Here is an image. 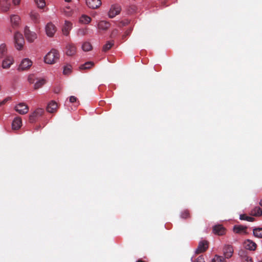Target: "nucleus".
<instances>
[{"label":"nucleus","mask_w":262,"mask_h":262,"mask_svg":"<svg viewBox=\"0 0 262 262\" xmlns=\"http://www.w3.org/2000/svg\"><path fill=\"white\" fill-rule=\"evenodd\" d=\"M181 217L182 219H187L190 217V214L188 210H185L181 213Z\"/></svg>","instance_id":"nucleus-35"},{"label":"nucleus","mask_w":262,"mask_h":262,"mask_svg":"<svg viewBox=\"0 0 262 262\" xmlns=\"http://www.w3.org/2000/svg\"><path fill=\"white\" fill-rule=\"evenodd\" d=\"M22 125L21 119L20 117H16L12 122V128L14 130L18 129Z\"/></svg>","instance_id":"nucleus-19"},{"label":"nucleus","mask_w":262,"mask_h":262,"mask_svg":"<svg viewBox=\"0 0 262 262\" xmlns=\"http://www.w3.org/2000/svg\"><path fill=\"white\" fill-rule=\"evenodd\" d=\"M38 7L40 9H43L45 6L46 3L45 0H34Z\"/></svg>","instance_id":"nucleus-34"},{"label":"nucleus","mask_w":262,"mask_h":262,"mask_svg":"<svg viewBox=\"0 0 262 262\" xmlns=\"http://www.w3.org/2000/svg\"><path fill=\"white\" fill-rule=\"evenodd\" d=\"M212 262H225L222 256L215 255L212 260Z\"/></svg>","instance_id":"nucleus-37"},{"label":"nucleus","mask_w":262,"mask_h":262,"mask_svg":"<svg viewBox=\"0 0 262 262\" xmlns=\"http://www.w3.org/2000/svg\"><path fill=\"white\" fill-rule=\"evenodd\" d=\"M213 232L219 235H222L225 232V229L221 225H215L213 228Z\"/></svg>","instance_id":"nucleus-20"},{"label":"nucleus","mask_w":262,"mask_h":262,"mask_svg":"<svg viewBox=\"0 0 262 262\" xmlns=\"http://www.w3.org/2000/svg\"><path fill=\"white\" fill-rule=\"evenodd\" d=\"M6 52V45L2 44L0 46V58L3 57Z\"/></svg>","instance_id":"nucleus-36"},{"label":"nucleus","mask_w":262,"mask_h":262,"mask_svg":"<svg viewBox=\"0 0 262 262\" xmlns=\"http://www.w3.org/2000/svg\"><path fill=\"white\" fill-rule=\"evenodd\" d=\"M253 234L258 238H262V228H256L253 230Z\"/></svg>","instance_id":"nucleus-29"},{"label":"nucleus","mask_w":262,"mask_h":262,"mask_svg":"<svg viewBox=\"0 0 262 262\" xmlns=\"http://www.w3.org/2000/svg\"><path fill=\"white\" fill-rule=\"evenodd\" d=\"M259 204L262 207V199L260 200Z\"/></svg>","instance_id":"nucleus-47"},{"label":"nucleus","mask_w":262,"mask_h":262,"mask_svg":"<svg viewBox=\"0 0 262 262\" xmlns=\"http://www.w3.org/2000/svg\"><path fill=\"white\" fill-rule=\"evenodd\" d=\"M245 248L249 250L254 251L256 248V244L252 241L250 239L246 240L244 244Z\"/></svg>","instance_id":"nucleus-17"},{"label":"nucleus","mask_w":262,"mask_h":262,"mask_svg":"<svg viewBox=\"0 0 262 262\" xmlns=\"http://www.w3.org/2000/svg\"><path fill=\"white\" fill-rule=\"evenodd\" d=\"M46 31L47 35L53 37L56 32V27L52 23H48L46 27Z\"/></svg>","instance_id":"nucleus-12"},{"label":"nucleus","mask_w":262,"mask_h":262,"mask_svg":"<svg viewBox=\"0 0 262 262\" xmlns=\"http://www.w3.org/2000/svg\"><path fill=\"white\" fill-rule=\"evenodd\" d=\"M28 81L30 83L34 82L35 79L33 75H30L28 77Z\"/></svg>","instance_id":"nucleus-42"},{"label":"nucleus","mask_w":262,"mask_h":262,"mask_svg":"<svg viewBox=\"0 0 262 262\" xmlns=\"http://www.w3.org/2000/svg\"><path fill=\"white\" fill-rule=\"evenodd\" d=\"M77 52V49L75 45L73 43H68L66 45L65 48V53L68 56L74 55Z\"/></svg>","instance_id":"nucleus-5"},{"label":"nucleus","mask_w":262,"mask_h":262,"mask_svg":"<svg viewBox=\"0 0 262 262\" xmlns=\"http://www.w3.org/2000/svg\"><path fill=\"white\" fill-rule=\"evenodd\" d=\"M241 220H246L248 222H253L255 221V219L251 216H247L245 214H241L239 217Z\"/></svg>","instance_id":"nucleus-32"},{"label":"nucleus","mask_w":262,"mask_h":262,"mask_svg":"<svg viewBox=\"0 0 262 262\" xmlns=\"http://www.w3.org/2000/svg\"><path fill=\"white\" fill-rule=\"evenodd\" d=\"M70 1H71V0H65V1H66V2H70Z\"/></svg>","instance_id":"nucleus-49"},{"label":"nucleus","mask_w":262,"mask_h":262,"mask_svg":"<svg viewBox=\"0 0 262 262\" xmlns=\"http://www.w3.org/2000/svg\"><path fill=\"white\" fill-rule=\"evenodd\" d=\"M24 34L26 38L30 42H33L37 38L36 34L34 32L31 31L27 26L25 28Z\"/></svg>","instance_id":"nucleus-4"},{"label":"nucleus","mask_w":262,"mask_h":262,"mask_svg":"<svg viewBox=\"0 0 262 262\" xmlns=\"http://www.w3.org/2000/svg\"><path fill=\"white\" fill-rule=\"evenodd\" d=\"M250 214L255 216H261L262 215V209L258 206H256L250 211Z\"/></svg>","instance_id":"nucleus-22"},{"label":"nucleus","mask_w":262,"mask_h":262,"mask_svg":"<svg viewBox=\"0 0 262 262\" xmlns=\"http://www.w3.org/2000/svg\"><path fill=\"white\" fill-rule=\"evenodd\" d=\"M57 108V104L54 101H51L47 106V111L50 113L55 112Z\"/></svg>","instance_id":"nucleus-21"},{"label":"nucleus","mask_w":262,"mask_h":262,"mask_svg":"<svg viewBox=\"0 0 262 262\" xmlns=\"http://www.w3.org/2000/svg\"><path fill=\"white\" fill-rule=\"evenodd\" d=\"M77 98L74 96H71L69 98V101L71 103L76 102L78 103V105H79L80 104L79 102L78 101L77 102Z\"/></svg>","instance_id":"nucleus-40"},{"label":"nucleus","mask_w":262,"mask_h":262,"mask_svg":"<svg viewBox=\"0 0 262 262\" xmlns=\"http://www.w3.org/2000/svg\"><path fill=\"white\" fill-rule=\"evenodd\" d=\"M233 249L232 246L225 245L223 248V253L226 258H230L233 253Z\"/></svg>","instance_id":"nucleus-11"},{"label":"nucleus","mask_w":262,"mask_h":262,"mask_svg":"<svg viewBox=\"0 0 262 262\" xmlns=\"http://www.w3.org/2000/svg\"><path fill=\"white\" fill-rule=\"evenodd\" d=\"M59 52L56 49H52L44 58L45 62L48 64H54L59 59Z\"/></svg>","instance_id":"nucleus-1"},{"label":"nucleus","mask_w":262,"mask_h":262,"mask_svg":"<svg viewBox=\"0 0 262 262\" xmlns=\"http://www.w3.org/2000/svg\"><path fill=\"white\" fill-rule=\"evenodd\" d=\"M13 63V59L11 56L7 57L2 62V67L4 69H9Z\"/></svg>","instance_id":"nucleus-18"},{"label":"nucleus","mask_w":262,"mask_h":262,"mask_svg":"<svg viewBox=\"0 0 262 262\" xmlns=\"http://www.w3.org/2000/svg\"><path fill=\"white\" fill-rule=\"evenodd\" d=\"M247 227L242 225H235L234 227L233 230L236 233H241L246 232Z\"/></svg>","instance_id":"nucleus-25"},{"label":"nucleus","mask_w":262,"mask_h":262,"mask_svg":"<svg viewBox=\"0 0 262 262\" xmlns=\"http://www.w3.org/2000/svg\"><path fill=\"white\" fill-rule=\"evenodd\" d=\"M130 30H129V31H127V32L125 33V34L124 35H123V36H122V37H123V39H124V38H125V37H126L127 35H129V33H130Z\"/></svg>","instance_id":"nucleus-46"},{"label":"nucleus","mask_w":262,"mask_h":262,"mask_svg":"<svg viewBox=\"0 0 262 262\" xmlns=\"http://www.w3.org/2000/svg\"><path fill=\"white\" fill-rule=\"evenodd\" d=\"M238 255L241 258L242 262H253L252 258L247 255L246 251L240 250Z\"/></svg>","instance_id":"nucleus-16"},{"label":"nucleus","mask_w":262,"mask_h":262,"mask_svg":"<svg viewBox=\"0 0 262 262\" xmlns=\"http://www.w3.org/2000/svg\"><path fill=\"white\" fill-rule=\"evenodd\" d=\"M208 248V243L206 241H203L199 243L195 253L199 254L205 252Z\"/></svg>","instance_id":"nucleus-8"},{"label":"nucleus","mask_w":262,"mask_h":262,"mask_svg":"<svg viewBox=\"0 0 262 262\" xmlns=\"http://www.w3.org/2000/svg\"><path fill=\"white\" fill-rule=\"evenodd\" d=\"M89 33V29L88 28H80L77 31V35L79 36H83Z\"/></svg>","instance_id":"nucleus-27"},{"label":"nucleus","mask_w":262,"mask_h":262,"mask_svg":"<svg viewBox=\"0 0 262 262\" xmlns=\"http://www.w3.org/2000/svg\"><path fill=\"white\" fill-rule=\"evenodd\" d=\"M71 72V66L67 65L64 67L63 73L64 75H68Z\"/></svg>","instance_id":"nucleus-38"},{"label":"nucleus","mask_w":262,"mask_h":262,"mask_svg":"<svg viewBox=\"0 0 262 262\" xmlns=\"http://www.w3.org/2000/svg\"><path fill=\"white\" fill-rule=\"evenodd\" d=\"M120 11L121 7L120 6L118 5H113L108 12V16L111 18H113L118 15Z\"/></svg>","instance_id":"nucleus-9"},{"label":"nucleus","mask_w":262,"mask_h":262,"mask_svg":"<svg viewBox=\"0 0 262 262\" xmlns=\"http://www.w3.org/2000/svg\"><path fill=\"white\" fill-rule=\"evenodd\" d=\"M137 262H145V261L142 260V259H139Z\"/></svg>","instance_id":"nucleus-48"},{"label":"nucleus","mask_w":262,"mask_h":262,"mask_svg":"<svg viewBox=\"0 0 262 262\" xmlns=\"http://www.w3.org/2000/svg\"><path fill=\"white\" fill-rule=\"evenodd\" d=\"M32 64V62L28 58L24 59L18 68L19 70H25L29 69Z\"/></svg>","instance_id":"nucleus-10"},{"label":"nucleus","mask_w":262,"mask_h":262,"mask_svg":"<svg viewBox=\"0 0 262 262\" xmlns=\"http://www.w3.org/2000/svg\"><path fill=\"white\" fill-rule=\"evenodd\" d=\"M86 3L92 9H97L101 5V0H86Z\"/></svg>","instance_id":"nucleus-14"},{"label":"nucleus","mask_w":262,"mask_h":262,"mask_svg":"<svg viewBox=\"0 0 262 262\" xmlns=\"http://www.w3.org/2000/svg\"><path fill=\"white\" fill-rule=\"evenodd\" d=\"M11 99L12 98L11 97H7L3 101H0V107L3 105H5L8 101H10Z\"/></svg>","instance_id":"nucleus-39"},{"label":"nucleus","mask_w":262,"mask_h":262,"mask_svg":"<svg viewBox=\"0 0 262 262\" xmlns=\"http://www.w3.org/2000/svg\"><path fill=\"white\" fill-rule=\"evenodd\" d=\"M44 113V111L43 109L38 108L36 109L32 114H31L29 116V121L31 123L34 122L36 119L41 116Z\"/></svg>","instance_id":"nucleus-6"},{"label":"nucleus","mask_w":262,"mask_h":262,"mask_svg":"<svg viewBox=\"0 0 262 262\" xmlns=\"http://www.w3.org/2000/svg\"><path fill=\"white\" fill-rule=\"evenodd\" d=\"M79 21L82 24H88L91 21V18L87 15H83L80 18Z\"/></svg>","instance_id":"nucleus-28"},{"label":"nucleus","mask_w":262,"mask_h":262,"mask_svg":"<svg viewBox=\"0 0 262 262\" xmlns=\"http://www.w3.org/2000/svg\"><path fill=\"white\" fill-rule=\"evenodd\" d=\"M15 110L20 114L24 115L28 112L29 107L24 103H19L15 106Z\"/></svg>","instance_id":"nucleus-7"},{"label":"nucleus","mask_w":262,"mask_h":262,"mask_svg":"<svg viewBox=\"0 0 262 262\" xmlns=\"http://www.w3.org/2000/svg\"><path fill=\"white\" fill-rule=\"evenodd\" d=\"M31 19L35 24H39L40 20V16L38 12L36 10H32L30 13Z\"/></svg>","instance_id":"nucleus-15"},{"label":"nucleus","mask_w":262,"mask_h":262,"mask_svg":"<svg viewBox=\"0 0 262 262\" xmlns=\"http://www.w3.org/2000/svg\"><path fill=\"white\" fill-rule=\"evenodd\" d=\"M14 39L15 48L18 50H21L25 42L23 35L19 32H16L14 34Z\"/></svg>","instance_id":"nucleus-2"},{"label":"nucleus","mask_w":262,"mask_h":262,"mask_svg":"<svg viewBox=\"0 0 262 262\" xmlns=\"http://www.w3.org/2000/svg\"><path fill=\"white\" fill-rule=\"evenodd\" d=\"M11 2L14 5H17L20 3V0H2L0 1V5L3 11L7 12L10 8Z\"/></svg>","instance_id":"nucleus-3"},{"label":"nucleus","mask_w":262,"mask_h":262,"mask_svg":"<svg viewBox=\"0 0 262 262\" xmlns=\"http://www.w3.org/2000/svg\"><path fill=\"white\" fill-rule=\"evenodd\" d=\"M82 50L84 52H88L92 49V46L90 42L85 41L82 45Z\"/></svg>","instance_id":"nucleus-26"},{"label":"nucleus","mask_w":262,"mask_h":262,"mask_svg":"<svg viewBox=\"0 0 262 262\" xmlns=\"http://www.w3.org/2000/svg\"><path fill=\"white\" fill-rule=\"evenodd\" d=\"M110 27V23L104 20L100 21L98 24V28L100 30H106L109 28Z\"/></svg>","instance_id":"nucleus-24"},{"label":"nucleus","mask_w":262,"mask_h":262,"mask_svg":"<svg viewBox=\"0 0 262 262\" xmlns=\"http://www.w3.org/2000/svg\"><path fill=\"white\" fill-rule=\"evenodd\" d=\"M114 43L112 41H107L103 47V51L106 52L109 50L113 46Z\"/></svg>","instance_id":"nucleus-33"},{"label":"nucleus","mask_w":262,"mask_h":262,"mask_svg":"<svg viewBox=\"0 0 262 262\" xmlns=\"http://www.w3.org/2000/svg\"><path fill=\"white\" fill-rule=\"evenodd\" d=\"M45 83H46V81L43 79H40L37 80V81L35 83L34 89L36 90L39 89Z\"/></svg>","instance_id":"nucleus-30"},{"label":"nucleus","mask_w":262,"mask_h":262,"mask_svg":"<svg viewBox=\"0 0 262 262\" xmlns=\"http://www.w3.org/2000/svg\"><path fill=\"white\" fill-rule=\"evenodd\" d=\"M195 262H205L204 258L202 255L199 256L196 259Z\"/></svg>","instance_id":"nucleus-41"},{"label":"nucleus","mask_w":262,"mask_h":262,"mask_svg":"<svg viewBox=\"0 0 262 262\" xmlns=\"http://www.w3.org/2000/svg\"><path fill=\"white\" fill-rule=\"evenodd\" d=\"M20 17L17 15H13L11 16V22L13 28L17 27L19 24Z\"/></svg>","instance_id":"nucleus-23"},{"label":"nucleus","mask_w":262,"mask_h":262,"mask_svg":"<svg viewBox=\"0 0 262 262\" xmlns=\"http://www.w3.org/2000/svg\"><path fill=\"white\" fill-rule=\"evenodd\" d=\"M72 24L69 21L65 20L64 24L62 27V33L66 36H68L70 34V31L72 28Z\"/></svg>","instance_id":"nucleus-13"},{"label":"nucleus","mask_w":262,"mask_h":262,"mask_svg":"<svg viewBox=\"0 0 262 262\" xmlns=\"http://www.w3.org/2000/svg\"><path fill=\"white\" fill-rule=\"evenodd\" d=\"M64 13L67 16H70L71 15V13L70 12L69 8H67V10H64Z\"/></svg>","instance_id":"nucleus-44"},{"label":"nucleus","mask_w":262,"mask_h":262,"mask_svg":"<svg viewBox=\"0 0 262 262\" xmlns=\"http://www.w3.org/2000/svg\"><path fill=\"white\" fill-rule=\"evenodd\" d=\"M118 34V30L117 29H114L112 33H111V37H113L114 36Z\"/></svg>","instance_id":"nucleus-43"},{"label":"nucleus","mask_w":262,"mask_h":262,"mask_svg":"<svg viewBox=\"0 0 262 262\" xmlns=\"http://www.w3.org/2000/svg\"><path fill=\"white\" fill-rule=\"evenodd\" d=\"M94 63L91 61H88L85 62L84 64H83L80 66V69L81 70H85L90 69L92 67L94 66Z\"/></svg>","instance_id":"nucleus-31"},{"label":"nucleus","mask_w":262,"mask_h":262,"mask_svg":"<svg viewBox=\"0 0 262 262\" xmlns=\"http://www.w3.org/2000/svg\"><path fill=\"white\" fill-rule=\"evenodd\" d=\"M128 23H129V21H128V20H126V21H122L120 22L121 25H120V26H126V25H127Z\"/></svg>","instance_id":"nucleus-45"}]
</instances>
